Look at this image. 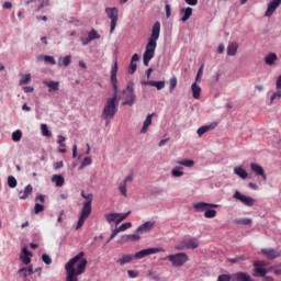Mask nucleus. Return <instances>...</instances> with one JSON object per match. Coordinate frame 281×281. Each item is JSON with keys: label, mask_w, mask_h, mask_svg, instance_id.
<instances>
[{"label": "nucleus", "mask_w": 281, "mask_h": 281, "mask_svg": "<svg viewBox=\"0 0 281 281\" xmlns=\"http://www.w3.org/2000/svg\"><path fill=\"white\" fill-rule=\"evenodd\" d=\"M111 85L113 87V97L108 98L105 101L101 113L103 120H113L117 113V93L120 91L117 88V61L114 63L111 70Z\"/></svg>", "instance_id": "nucleus-1"}, {"label": "nucleus", "mask_w": 281, "mask_h": 281, "mask_svg": "<svg viewBox=\"0 0 281 281\" xmlns=\"http://www.w3.org/2000/svg\"><path fill=\"white\" fill-rule=\"evenodd\" d=\"M87 262L83 251L72 257L65 265L66 281H78V276H82L87 271Z\"/></svg>", "instance_id": "nucleus-2"}, {"label": "nucleus", "mask_w": 281, "mask_h": 281, "mask_svg": "<svg viewBox=\"0 0 281 281\" xmlns=\"http://www.w3.org/2000/svg\"><path fill=\"white\" fill-rule=\"evenodd\" d=\"M160 32H161V23L159 22L154 23L150 37L148 40V43L145 47V52L143 55V63L145 67H148L150 60L155 58V49H157V41H159Z\"/></svg>", "instance_id": "nucleus-3"}, {"label": "nucleus", "mask_w": 281, "mask_h": 281, "mask_svg": "<svg viewBox=\"0 0 281 281\" xmlns=\"http://www.w3.org/2000/svg\"><path fill=\"white\" fill-rule=\"evenodd\" d=\"M82 199L86 201L82 203V209L80 212L79 220L77 222L76 229H80L85 225V221L91 216V204L93 203V195L91 193L86 194L85 191L81 192Z\"/></svg>", "instance_id": "nucleus-4"}, {"label": "nucleus", "mask_w": 281, "mask_h": 281, "mask_svg": "<svg viewBox=\"0 0 281 281\" xmlns=\"http://www.w3.org/2000/svg\"><path fill=\"white\" fill-rule=\"evenodd\" d=\"M123 95L125 101L122 102V106H133L137 97L135 95V83L133 81L128 82L125 90H123Z\"/></svg>", "instance_id": "nucleus-5"}, {"label": "nucleus", "mask_w": 281, "mask_h": 281, "mask_svg": "<svg viewBox=\"0 0 281 281\" xmlns=\"http://www.w3.org/2000/svg\"><path fill=\"white\" fill-rule=\"evenodd\" d=\"M105 14L108 19H110V34H113L115 32V27H117V21L120 20V10H117V7L113 8H105Z\"/></svg>", "instance_id": "nucleus-6"}, {"label": "nucleus", "mask_w": 281, "mask_h": 281, "mask_svg": "<svg viewBox=\"0 0 281 281\" xmlns=\"http://www.w3.org/2000/svg\"><path fill=\"white\" fill-rule=\"evenodd\" d=\"M167 260L172 263L173 267H183L190 258L186 252H178L175 255H168Z\"/></svg>", "instance_id": "nucleus-7"}, {"label": "nucleus", "mask_w": 281, "mask_h": 281, "mask_svg": "<svg viewBox=\"0 0 281 281\" xmlns=\"http://www.w3.org/2000/svg\"><path fill=\"white\" fill-rule=\"evenodd\" d=\"M199 247V239L192 237L189 239H183L176 245L177 251H183L186 249H196Z\"/></svg>", "instance_id": "nucleus-8"}, {"label": "nucleus", "mask_w": 281, "mask_h": 281, "mask_svg": "<svg viewBox=\"0 0 281 281\" xmlns=\"http://www.w3.org/2000/svg\"><path fill=\"white\" fill-rule=\"evenodd\" d=\"M130 215L131 211H128L127 213H108L105 214V221L110 224L116 223V225H120V223H122V221H126Z\"/></svg>", "instance_id": "nucleus-9"}, {"label": "nucleus", "mask_w": 281, "mask_h": 281, "mask_svg": "<svg viewBox=\"0 0 281 281\" xmlns=\"http://www.w3.org/2000/svg\"><path fill=\"white\" fill-rule=\"evenodd\" d=\"M233 199H236V201H240V203H243L247 207H254V203H256V200H254V198H249L240 193V191H235Z\"/></svg>", "instance_id": "nucleus-10"}, {"label": "nucleus", "mask_w": 281, "mask_h": 281, "mask_svg": "<svg viewBox=\"0 0 281 281\" xmlns=\"http://www.w3.org/2000/svg\"><path fill=\"white\" fill-rule=\"evenodd\" d=\"M161 251H164V248L143 249L134 255V260H142V258H146V256H153V254H159Z\"/></svg>", "instance_id": "nucleus-11"}, {"label": "nucleus", "mask_w": 281, "mask_h": 281, "mask_svg": "<svg viewBox=\"0 0 281 281\" xmlns=\"http://www.w3.org/2000/svg\"><path fill=\"white\" fill-rule=\"evenodd\" d=\"M218 207V204H212L206 202H196L193 204V209L195 212H205V210H212Z\"/></svg>", "instance_id": "nucleus-12"}, {"label": "nucleus", "mask_w": 281, "mask_h": 281, "mask_svg": "<svg viewBox=\"0 0 281 281\" xmlns=\"http://www.w3.org/2000/svg\"><path fill=\"white\" fill-rule=\"evenodd\" d=\"M250 170H252L257 177H262L263 181H267V173H265V169L262 168V166L256 162H251Z\"/></svg>", "instance_id": "nucleus-13"}, {"label": "nucleus", "mask_w": 281, "mask_h": 281, "mask_svg": "<svg viewBox=\"0 0 281 281\" xmlns=\"http://www.w3.org/2000/svg\"><path fill=\"white\" fill-rule=\"evenodd\" d=\"M261 254L266 256L268 260H276V258H280V252L273 248H263L261 249Z\"/></svg>", "instance_id": "nucleus-14"}, {"label": "nucleus", "mask_w": 281, "mask_h": 281, "mask_svg": "<svg viewBox=\"0 0 281 281\" xmlns=\"http://www.w3.org/2000/svg\"><path fill=\"white\" fill-rule=\"evenodd\" d=\"M280 4H281V0H272L268 4V9L266 11L265 16H273V12H276V10H278V8H280Z\"/></svg>", "instance_id": "nucleus-15"}, {"label": "nucleus", "mask_w": 281, "mask_h": 281, "mask_svg": "<svg viewBox=\"0 0 281 281\" xmlns=\"http://www.w3.org/2000/svg\"><path fill=\"white\" fill-rule=\"evenodd\" d=\"M153 227H155V222L147 221L143 225H140L136 229V232H137V234H146V233L150 232V229H153Z\"/></svg>", "instance_id": "nucleus-16"}, {"label": "nucleus", "mask_w": 281, "mask_h": 281, "mask_svg": "<svg viewBox=\"0 0 281 281\" xmlns=\"http://www.w3.org/2000/svg\"><path fill=\"white\" fill-rule=\"evenodd\" d=\"M133 260H135V256L134 255H122L121 258H119L116 260L117 265H120L121 267H124V265H130V262H133Z\"/></svg>", "instance_id": "nucleus-17"}, {"label": "nucleus", "mask_w": 281, "mask_h": 281, "mask_svg": "<svg viewBox=\"0 0 281 281\" xmlns=\"http://www.w3.org/2000/svg\"><path fill=\"white\" fill-rule=\"evenodd\" d=\"M216 126H218V124L216 122H213L210 125L201 126L200 128H198L199 137H203V135H205V133H207V131H214V128H216Z\"/></svg>", "instance_id": "nucleus-18"}, {"label": "nucleus", "mask_w": 281, "mask_h": 281, "mask_svg": "<svg viewBox=\"0 0 281 281\" xmlns=\"http://www.w3.org/2000/svg\"><path fill=\"white\" fill-rule=\"evenodd\" d=\"M30 256H32V252H30L26 247L22 248L20 260H22L23 265H30V262H32V258H30Z\"/></svg>", "instance_id": "nucleus-19"}, {"label": "nucleus", "mask_w": 281, "mask_h": 281, "mask_svg": "<svg viewBox=\"0 0 281 281\" xmlns=\"http://www.w3.org/2000/svg\"><path fill=\"white\" fill-rule=\"evenodd\" d=\"M233 281H254V279L245 272H237L233 274Z\"/></svg>", "instance_id": "nucleus-20"}, {"label": "nucleus", "mask_w": 281, "mask_h": 281, "mask_svg": "<svg viewBox=\"0 0 281 281\" xmlns=\"http://www.w3.org/2000/svg\"><path fill=\"white\" fill-rule=\"evenodd\" d=\"M44 85L45 87H48L49 93L60 90V82L58 81H44Z\"/></svg>", "instance_id": "nucleus-21"}, {"label": "nucleus", "mask_w": 281, "mask_h": 281, "mask_svg": "<svg viewBox=\"0 0 281 281\" xmlns=\"http://www.w3.org/2000/svg\"><path fill=\"white\" fill-rule=\"evenodd\" d=\"M263 60L267 65H269V67H273V65H276V61L278 60V54L269 53L268 55H266Z\"/></svg>", "instance_id": "nucleus-22"}, {"label": "nucleus", "mask_w": 281, "mask_h": 281, "mask_svg": "<svg viewBox=\"0 0 281 281\" xmlns=\"http://www.w3.org/2000/svg\"><path fill=\"white\" fill-rule=\"evenodd\" d=\"M33 190L34 189L32 188V184L26 186L24 191L19 192V199H21L22 201H25V199H27V196L32 194Z\"/></svg>", "instance_id": "nucleus-23"}, {"label": "nucleus", "mask_w": 281, "mask_h": 281, "mask_svg": "<svg viewBox=\"0 0 281 281\" xmlns=\"http://www.w3.org/2000/svg\"><path fill=\"white\" fill-rule=\"evenodd\" d=\"M155 113L148 114L146 120L144 121L143 127L140 130V133H148V127L153 124V116Z\"/></svg>", "instance_id": "nucleus-24"}, {"label": "nucleus", "mask_w": 281, "mask_h": 281, "mask_svg": "<svg viewBox=\"0 0 281 281\" xmlns=\"http://www.w3.org/2000/svg\"><path fill=\"white\" fill-rule=\"evenodd\" d=\"M52 182L55 183L56 188H63L65 186V178L60 175H54Z\"/></svg>", "instance_id": "nucleus-25"}, {"label": "nucleus", "mask_w": 281, "mask_h": 281, "mask_svg": "<svg viewBox=\"0 0 281 281\" xmlns=\"http://www.w3.org/2000/svg\"><path fill=\"white\" fill-rule=\"evenodd\" d=\"M238 52V43L232 42L227 46V56H236Z\"/></svg>", "instance_id": "nucleus-26"}, {"label": "nucleus", "mask_w": 281, "mask_h": 281, "mask_svg": "<svg viewBox=\"0 0 281 281\" xmlns=\"http://www.w3.org/2000/svg\"><path fill=\"white\" fill-rule=\"evenodd\" d=\"M234 172L239 177L240 179H247L249 177V173H247V170H245L241 166L235 167Z\"/></svg>", "instance_id": "nucleus-27"}, {"label": "nucleus", "mask_w": 281, "mask_h": 281, "mask_svg": "<svg viewBox=\"0 0 281 281\" xmlns=\"http://www.w3.org/2000/svg\"><path fill=\"white\" fill-rule=\"evenodd\" d=\"M181 14H183V16L181 18L182 23H186V21H188L190 19V16H192V8L187 7L186 9H180Z\"/></svg>", "instance_id": "nucleus-28"}, {"label": "nucleus", "mask_w": 281, "mask_h": 281, "mask_svg": "<svg viewBox=\"0 0 281 281\" xmlns=\"http://www.w3.org/2000/svg\"><path fill=\"white\" fill-rule=\"evenodd\" d=\"M191 91L194 100H199L201 98V88L199 87V85H196V82L192 83Z\"/></svg>", "instance_id": "nucleus-29"}, {"label": "nucleus", "mask_w": 281, "mask_h": 281, "mask_svg": "<svg viewBox=\"0 0 281 281\" xmlns=\"http://www.w3.org/2000/svg\"><path fill=\"white\" fill-rule=\"evenodd\" d=\"M252 276L255 278H265L267 276V269L255 266Z\"/></svg>", "instance_id": "nucleus-30"}, {"label": "nucleus", "mask_w": 281, "mask_h": 281, "mask_svg": "<svg viewBox=\"0 0 281 281\" xmlns=\"http://www.w3.org/2000/svg\"><path fill=\"white\" fill-rule=\"evenodd\" d=\"M140 233H136L132 234V235H124L122 237L123 243H128V240L135 241V240H139L142 238V236H139Z\"/></svg>", "instance_id": "nucleus-31"}, {"label": "nucleus", "mask_w": 281, "mask_h": 281, "mask_svg": "<svg viewBox=\"0 0 281 281\" xmlns=\"http://www.w3.org/2000/svg\"><path fill=\"white\" fill-rule=\"evenodd\" d=\"M178 166H184V168H192L194 166V160L182 159L175 161Z\"/></svg>", "instance_id": "nucleus-32"}, {"label": "nucleus", "mask_w": 281, "mask_h": 281, "mask_svg": "<svg viewBox=\"0 0 281 281\" xmlns=\"http://www.w3.org/2000/svg\"><path fill=\"white\" fill-rule=\"evenodd\" d=\"M57 144H59V153H63V154H65V153H67V149L65 148V142H66V139L67 138H65V136H63V135H58L57 136Z\"/></svg>", "instance_id": "nucleus-33"}, {"label": "nucleus", "mask_w": 281, "mask_h": 281, "mask_svg": "<svg viewBox=\"0 0 281 281\" xmlns=\"http://www.w3.org/2000/svg\"><path fill=\"white\" fill-rule=\"evenodd\" d=\"M71 65V55H68L59 61V67H69Z\"/></svg>", "instance_id": "nucleus-34"}, {"label": "nucleus", "mask_w": 281, "mask_h": 281, "mask_svg": "<svg viewBox=\"0 0 281 281\" xmlns=\"http://www.w3.org/2000/svg\"><path fill=\"white\" fill-rule=\"evenodd\" d=\"M172 177H183V167H176L171 170Z\"/></svg>", "instance_id": "nucleus-35"}, {"label": "nucleus", "mask_w": 281, "mask_h": 281, "mask_svg": "<svg viewBox=\"0 0 281 281\" xmlns=\"http://www.w3.org/2000/svg\"><path fill=\"white\" fill-rule=\"evenodd\" d=\"M23 137V133L20 130H16L12 133V140L13 142H21V138Z\"/></svg>", "instance_id": "nucleus-36"}, {"label": "nucleus", "mask_w": 281, "mask_h": 281, "mask_svg": "<svg viewBox=\"0 0 281 281\" xmlns=\"http://www.w3.org/2000/svg\"><path fill=\"white\" fill-rule=\"evenodd\" d=\"M93 164V160L91 159V157H86L83 158L81 165H80V170H82V168H87V166H91Z\"/></svg>", "instance_id": "nucleus-37"}, {"label": "nucleus", "mask_w": 281, "mask_h": 281, "mask_svg": "<svg viewBox=\"0 0 281 281\" xmlns=\"http://www.w3.org/2000/svg\"><path fill=\"white\" fill-rule=\"evenodd\" d=\"M177 89V77H172L169 79V91L172 93Z\"/></svg>", "instance_id": "nucleus-38"}, {"label": "nucleus", "mask_w": 281, "mask_h": 281, "mask_svg": "<svg viewBox=\"0 0 281 281\" xmlns=\"http://www.w3.org/2000/svg\"><path fill=\"white\" fill-rule=\"evenodd\" d=\"M88 37H89V41H95V40L100 38V34H98V31H95L94 29H92V30L88 33Z\"/></svg>", "instance_id": "nucleus-39"}, {"label": "nucleus", "mask_w": 281, "mask_h": 281, "mask_svg": "<svg viewBox=\"0 0 281 281\" xmlns=\"http://www.w3.org/2000/svg\"><path fill=\"white\" fill-rule=\"evenodd\" d=\"M41 128H42V135H44V137H52V132H49L47 124H42Z\"/></svg>", "instance_id": "nucleus-40"}, {"label": "nucleus", "mask_w": 281, "mask_h": 281, "mask_svg": "<svg viewBox=\"0 0 281 281\" xmlns=\"http://www.w3.org/2000/svg\"><path fill=\"white\" fill-rule=\"evenodd\" d=\"M151 87H156L158 91H161L166 87V81H151Z\"/></svg>", "instance_id": "nucleus-41"}, {"label": "nucleus", "mask_w": 281, "mask_h": 281, "mask_svg": "<svg viewBox=\"0 0 281 281\" xmlns=\"http://www.w3.org/2000/svg\"><path fill=\"white\" fill-rule=\"evenodd\" d=\"M8 186H9V188H16L18 182H16V178H14V176L8 177Z\"/></svg>", "instance_id": "nucleus-42"}, {"label": "nucleus", "mask_w": 281, "mask_h": 281, "mask_svg": "<svg viewBox=\"0 0 281 281\" xmlns=\"http://www.w3.org/2000/svg\"><path fill=\"white\" fill-rule=\"evenodd\" d=\"M204 216L205 218H214L216 216V210L206 209Z\"/></svg>", "instance_id": "nucleus-43"}, {"label": "nucleus", "mask_w": 281, "mask_h": 281, "mask_svg": "<svg viewBox=\"0 0 281 281\" xmlns=\"http://www.w3.org/2000/svg\"><path fill=\"white\" fill-rule=\"evenodd\" d=\"M30 80H32V75L30 74L23 75L22 78L20 79V85H27Z\"/></svg>", "instance_id": "nucleus-44"}, {"label": "nucleus", "mask_w": 281, "mask_h": 281, "mask_svg": "<svg viewBox=\"0 0 281 281\" xmlns=\"http://www.w3.org/2000/svg\"><path fill=\"white\" fill-rule=\"evenodd\" d=\"M281 98V91L278 90L277 92H273V94L270 98V104H273V102H276V100H280Z\"/></svg>", "instance_id": "nucleus-45"}, {"label": "nucleus", "mask_w": 281, "mask_h": 281, "mask_svg": "<svg viewBox=\"0 0 281 281\" xmlns=\"http://www.w3.org/2000/svg\"><path fill=\"white\" fill-rule=\"evenodd\" d=\"M131 227H133V223H131V222L123 223V224L119 227V231H121V232H126V229H131Z\"/></svg>", "instance_id": "nucleus-46"}, {"label": "nucleus", "mask_w": 281, "mask_h": 281, "mask_svg": "<svg viewBox=\"0 0 281 281\" xmlns=\"http://www.w3.org/2000/svg\"><path fill=\"white\" fill-rule=\"evenodd\" d=\"M119 190L123 196H126V192H127L126 182H121L119 186Z\"/></svg>", "instance_id": "nucleus-47"}, {"label": "nucleus", "mask_w": 281, "mask_h": 281, "mask_svg": "<svg viewBox=\"0 0 281 281\" xmlns=\"http://www.w3.org/2000/svg\"><path fill=\"white\" fill-rule=\"evenodd\" d=\"M25 271H27L29 276H32V274L34 273V268H33L32 266H29V267H26V268H21V269L19 270L20 273H23V272H25Z\"/></svg>", "instance_id": "nucleus-48"}, {"label": "nucleus", "mask_w": 281, "mask_h": 281, "mask_svg": "<svg viewBox=\"0 0 281 281\" xmlns=\"http://www.w3.org/2000/svg\"><path fill=\"white\" fill-rule=\"evenodd\" d=\"M45 210V206L43 204H38L36 203L34 206V213L35 214H41V212H43Z\"/></svg>", "instance_id": "nucleus-49"}, {"label": "nucleus", "mask_w": 281, "mask_h": 281, "mask_svg": "<svg viewBox=\"0 0 281 281\" xmlns=\"http://www.w3.org/2000/svg\"><path fill=\"white\" fill-rule=\"evenodd\" d=\"M42 260L45 265H52V257H49L47 254L42 255Z\"/></svg>", "instance_id": "nucleus-50"}, {"label": "nucleus", "mask_w": 281, "mask_h": 281, "mask_svg": "<svg viewBox=\"0 0 281 281\" xmlns=\"http://www.w3.org/2000/svg\"><path fill=\"white\" fill-rule=\"evenodd\" d=\"M239 225H251V218H239L237 220Z\"/></svg>", "instance_id": "nucleus-51"}, {"label": "nucleus", "mask_w": 281, "mask_h": 281, "mask_svg": "<svg viewBox=\"0 0 281 281\" xmlns=\"http://www.w3.org/2000/svg\"><path fill=\"white\" fill-rule=\"evenodd\" d=\"M135 71H137V64L131 61L128 67V74H135Z\"/></svg>", "instance_id": "nucleus-52"}, {"label": "nucleus", "mask_w": 281, "mask_h": 281, "mask_svg": "<svg viewBox=\"0 0 281 281\" xmlns=\"http://www.w3.org/2000/svg\"><path fill=\"white\" fill-rule=\"evenodd\" d=\"M217 281H232V277L229 274H221L218 276Z\"/></svg>", "instance_id": "nucleus-53"}, {"label": "nucleus", "mask_w": 281, "mask_h": 281, "mask_svg": "<svg viewBox=\"0 0 281 281\" xmlns=\"http://www.w3.org/2000/svg\"><path fill=\"white\" fill-rule=\"evenodd\" d=\"M120 232H122L120 228H115L106 243H111V240H113V238H115V236H117Z\"/></svg>", "instance_id": "nucleus-54"}, {"label": "nucleus", "mask_w": 281, "mask_h": 281, "mask_svg": "<svg viewBox=\"0 0 281 281\" xmlns=\"http://www.w3.org/2000/svg\"><path fill=\"white\" fill-rule=\"evenodd\" d=\"M44 60H45V63H49L50 65H56V59H54V57H52V56H45L44 57Z\"/></svg>", "instance_id": "nucleus-55"}, {"label": "nucleus", "mask_w": 281, "mask_h": 281, "mask_svg": "<svg viewBox=\"0 0 281 281\" xmlns=\"http://www.w3.org/2000/svg\"><path fill=\"white\" fill-rule=\"evenodd\" d=\"M165 12H166V18H167V19H170V16H171V14H172L170 4H166V5H165Z\"/></svg>", "instance_id": "nucleus-56"}, {"label": "nucleus", "mask_w": 281, "mask_h": 281, "mask_svg": "<svg viewBox=\"0 0 281 281\" xmlns=\"http://www.w3.org/2000/svg\"><path fill=\"white\" fill-rule=\"evenodd\" d=\"M127 276L130 278H137L139 276V272L138 271H135V270H128L127 271Z\"/></svg>", "instance_id": "nucleus-57"}, {"label": "nucleus", "mask_w": 281, "mask_h": 281, "mask_svg": "<svg viewBox=\"0 0 281 281\" xmlns=\"http://www.w3.org/2000/svg\"><path fill=\"white\" fill-rule=\"evenodd\" d=\"M267 266L266 261H255L254 267H259L265 269V267Z\"/></svg>", "instance_id": "nucleus-58"}, {"label": "nucleus", "mask_w": 281, "mask_h": 281, "mask_svg": "<svg viewBox=\"0 0 281 281\" xmlns=\"http://www.w3.org/2000/svg\"><path fill=\"white\" fill-rule=\"evenodd\" d=\"M49 5V0H43L38 5L37 10H43V8Z\"/></svg>", "instance_id": "nucleus-59"}, {"label": "nucleus", "mask_w": 281, "mask_h": 281, "mask_svg": "<svg viewBox=\"0 0 281 281\" xmlns=\"http://www.w3.org/2000/svg\"><path fill=\"white\" fill-rule=\"evenodd\" d=\"M133 181V173H130L128 176H126V178L123 180V183L127 184V183H132Z\"/></svg>", "instance_id": "nucleus-60"}, {"label": "nucleus", "mask_w": 281, "mask_h": 281, "mask_svg": "<svg viewBox=\"0 0 281 281\" xmlns=\"http://www.w3.org/2000/svg\"><path fill=\"white\" fill-rule=\"evenodd\" d=\"M63 166H65V164L63 161H57L54 164L55 170H60V168H63Z\"/></svg>", "instance_id": "nucleus-61"}, {"label": "nucleus", "mask_w": 281, "mask_h": 281, "mask_svg": "<svg viewBox=\"0 0 281 281\" xmlns=\"http://www.w3.org/2000/svg\"><path fill=\"white\" fill-rule=\"evenodd\" d=\"M187 5H198L199 0H184Z\"/></svg>", "instance_id": "nucleus-62"}, {"label": "nucleus", "mask_w": 281, "mask_h": 281, "mask_svg": "<svg viewBox=\"0 0 281 281\" xmlns=\"http://www.w3.org/2000/svg\"><path fill=\"white\" fill-rule=\"evenodd\" d=\"M23 91H24L25 93H32V92L34 91V87H32V86H26V87L23 88Z\"/></svg>", "instance_id": "nucleus-63"}, {"label": "nucleus", "mask_w": 281, "mask_h": 281, "mask_svg": "<svg viewBox=\"0 0 281 281\" xmlns=\"http://www.w3.org/2000/svg\"><path fill=\"white\" fill-rule=\"evenodd\" d=\"M277 89H281V75L277 79Z\"/></svg>", "instance_id": "nucleus-64"}]
</instances>
